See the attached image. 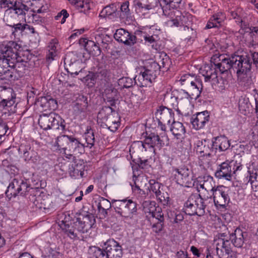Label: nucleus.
Returning a JSON list of instances; mask_svg holds the SVG:
<instances>
[{
  "mask_svg": "<svg viewBox=\"0 0 258 258\" xmlns=\"http://www.w3.org/2000/svg\"><path fill=\"white\" fill-rule=\"evenodd\" d=\"M18 44L14 41H9L0 44V60L3 64H6L13 70L17 76H23L28 68V58L21 52H17Z\"/></svg>",
  "mask_w": 258,
  "mask_h": 258,
  "instance_id": "f257e3e1",
  "label": "nucleus"
},
{
  "mask_svg": "<svg viewBox=\"0 0 258 258\" xmlns=\"http://www.w3.org/2000/svg\"><path fill=\"white\" fill-rule=\"evenodd\" d=\"M248 59L246 56L234 54L231 57H226L221 54L219 57L220 62L215 65L222 74L232 69L236 71L238 77H240L250 71Z\"/></svg>",
  "mask_w": 258,
  "mask_h": 258,
  "instance_id": "f03ea898",
  "label": "nucleus"
},
{
  "mask_svg": "<svg viewBox=\"0 0 258 258\" xmlns=\"http://www.w3.org/2000/svg\"><path fill=\"white\" fill-rule=\"evenodd\" d=\"M60 226L62 231L70 238L74 240L79 239V233H87L95 223V219L91 214H87L82 218H77L75 222L61 221Z\"/></svg>",
  "mask_w": 258,
  "mask_h": 258,
  "instance_id": "7ed1b4c3",
  "label": "nucleus"
},
{
  "mask_svg": "<svg viewBox=\"0 0 258 258\" xmlns=\"http://www.w3.org/2000/svg\"><path fill=\"white\" fill-rule=\"evenodd\" d=\"M55 144L59 152L69 159L72 158L73 154H82L85 152V145L71 136L63 135L58 137Z\"/></svg>",
  "mask_w": 258,
  "mask_h": 258,
  "instance_id": "20e7f679",
  "label": "nucleus"
},
{
  "mask_svg": "<svg viewBox=\"0 0 258 258\" xmlns=\"http://www.w3.org/2000/svg\"><path fill=\"white\" fill-rule=\"evenodd\" d=\"M212 200L211 197L203 199L199 195H191L184 204V212L189 215H196L201 216L205 214V209L208 204V201H209V203H210Z\"/></svg>",
  "mask_w": 258,
  "mask_h": 258,
  "instance_id": "39448f33",
  "label": "nucleus"
},
{
  "mask_svg": "<svg viewBox=\"0 0 258 258\" xmlns=\"http://www.w3.org/2000/svg\"><path fill=\"white\" fill-rule=\"evenodd\" d=\"M160 67L156 62H152L150 68L145 69L144 72H141L135 77V84L140 87H151Z\"/></svg>",
  "mask_w": 258,
  "mask_h": 258,
  "instance_id": "423d86ee",
  "label": "nucleus"
},
{
  "mask_svg": "<svg viewBox=\"0 0 258 258\" xmlns=\"http://www.w3.org/2000/svg\"><path fill=\"white\" fill-rule=\"evenodd\" d=\"M38 123L44 130L49 129L63 131L65 129L64 121L54 113L42 114L40 115Z\"/></svg>",
  "mask_w": 258,
  "mask_h": 258,
  "instance_id": "0eeeda50",
  "label": "nucleus"
},
{
  "mask_svg": "<svg viewBox=\"0 0 258 258\" xmlns=\"http://www.w3.org/2000/svg\"><path fill=\"white\" fill-rule=\"evenodd\" d=\"M230 236L227 232L219 233L216 235L214 245L216 247L217 255L219 258H228L232 252Z\"/></svg>",
  "mask_w": 258,
  "mask_h": 258,
  "instance_id": "6e6552de",
  "label": "nucleus"
},
{
  "mask_svg": "<svg viewBox=\"0 0 258 258\" xmlns=\"http://www.w3.org/2000/svg\"><path fill=\"white\" fill-rule=\"evenodd\" d=\"M98 119L102 120L111 132H115L119 125V117L117 113L109 106L104 107L99 112Z\"/></svg>",
  "mask_w": 258,
  "mask_h": 258,
  "instance_id": "1a4fd4ad",
  "label": "nucleus"
},
{
  "mask_svg": "<svg viewBox=\"0 0 258 258\" xmlns=\"http://www.w3.org/2000/svg\"><path fill=\"white\" fill-rule=\"evenodd\" d=\"M115 211L125 218H132L137 212V204L132 200H114L112 204Z\"/></svg>",
  "mask_w": 258,
  "mask_h": 258,
  "instance_id": "9d476101",
  "label": "nucleus"
},
{
  "mask_svg": "<svg viewBox=\"0 0 258 258\" xmlns=\"http://www.w3.org/2000/svg\"><path fill=\"white\" fill-rule=\"evenodd\" d=\"M172 174L177 184L188 187L194 185L193 176L188 168L182 167L175 168L173 169Z\"/></svg>",
  "mask_w": 258,
  "mask_h": 258,
  "instance_id": "9b49d317",
  "label": "nucleus"
},
{
  "mask_svg": "<svg viewBox=\"0 0 258 258\" xmlns=\"http://www.w3.org/2000/svg\"><path fill=\"white\" fill-rule=\"evenodd\" d=\"M142 206L146 217L151 224L155 221L164 222V214L160 207H155L154 202L144 201Z\"/></svg>",
  "mask_w": 258,
  "mask_h": 258,
  "instance_id": "f8f14e48",
  "label": "nucleus"
},
{
  "mask_svg": "<svg viewBox=\"0 0 258 258\" xmlns=\"http://www.w3.org/2000/svg\"><path fill=\"white\" fill-rule=\"evenodd\" d=\"M163 136L161 138L155 133L150 134L145 139L144 142L137 141L135 143L139 148L144 149L147 151L148 147L154 149V151L157 149L160 150L165 143L163 141Z\"/></svg>",
  "mask_w": 258,
  "mask_h": 258,
  "instance_id": "ddd939ff",
  "label": "nucleus"
},
{
  "mask_svg": "<svg viewBox=\"0 0 258 258\" xmlns=\"http://www.w3.org/2000/svg\"><path fill=\"white\" fill-rule=\"evenodd\" d=\"M169 19L167 20L165 24L168 27H179L182 25H189L190 19L191 18L190 15L185 13L182 14L180 11H174V13L171 14L169 16L166 17Z\"/></svg>",
  "mask_w": 258,
  "mask_h": 258,
  "instance_id": "4468645a",
  "label": "nucleus"
},
{
  "mask_svg": "<svg viewBox=\"0 0 258 258\" xmlns=\"http://www.w3.org/2000/svg\"><path fill=\"white\" fill-rule=\"evenodd\" d=\"M28 184L22 179L14 178L9 184L6 194L10 199L17 195H25L28 191Z\"/></svg>",
  "mask_w": 258,
  "mask_h": 258,
  "instance_id": "2eb2a0df",
  "label": "nucleus"
},
{
  "mask_svg": "<svg viewBox=\"0 0 258 258\" xmlns=\"http://www.w3.org/2000/svg\"><path fill=\"white\" fill-rule=\"evenodd\" d=\"M229 188L223 185L218 186L213 193V201L217 207L224 208L230 201Z\"/></svg>",
  "mask_w": 258,
  "mask_h": 258,
  "instance_id": "dca6fc26",
  "label": "nucleus"
},
{
  "mask_svg": "<svg viewBox=\"0 0 258 258\" xmlns=\"http://www.w3.org/2000/svg\"><path fill=\"white\" fill-rule=\"evenodd\" d=\"M104 247L108 258H122V248L120 244L113 239H109L104 243Z\"/></svg>",
  "mask_w": 258,
  "mask_h": 258,
  "instance_id": "f3484780",
  "label": "nucleus"
},
{
  "mask_svg": "<svg viewBox=\"0 0 258 258\" xmlns=\"http://www.w3.org/2000/svg\"><path fill=\"white\" fill-rule=\"evenodd\" d=\"M149 184L148 189L150 191L154 193L157 199L164 205H167L170 198L167 193L162 192L161 190L162 184L153 179L149 181Z\"/></svg>",
  "mask_w": 258,
  "mask_h": 258,
  "instance_id": "a211bd4d",
  "label": "nucleus"
},
{
  "mask_svg": "<svg viewBox=\"0 0 258 258\" xmlns=\"http://www.w3.org/2000/svg\"><path fill=\"white\" fill-rule=\"evenodd\" d=\"M114 37L117 41L126 45H132L136 43V36L122 28L116 31Z\"/></svg>",
  "mask_w": 258,
  "mask_h": 258,
  "instance_id": "6ab92c4d",
  "label": "nucleus"
},
{
  "mask_svg": "<svg viewBox=\"0 0 258 258\" xmlns=\"http://www.w3.org/2000/svg\"><path fill=\"white\" fill-rule=\"evenodd\" d=\"M215 176L219 179H225L230 180L232 176L230 161L227 160L219 165L215 173Z\"/></svg>",
  "mask_w": 258,
  "mask_h": 258,
  "instance_id": "aec40b11",
  "label": "nucleus"
},
{
  "mask_svg": "<svg viewBox=\"0 0 258 258\" xmlns=\"http://www.w3.org/2000/svg\"><path fill=\"white\" fill-rule=\"evenodd\" d=\"M210 116L207 111L199 112L196 115H194L191 120V123L196 130L203 128L206 124L209 121Z\"/></svg>",
  "mask_w": 258,
  "mask_h": 258,
  "instance_id": "412c9836",
  "label": "nucleus"
},
{
  "mask_svg": "<svg viewBox=\"0 0 258 258\" xmlns=\"http://www.w3.org/2000/svg\"><path fill=\"white\" fill-rule=\"evenodd\" d=\"M230 236V241L233 245L237 247H241L243 245L245 238L247 236L246 232L242 231L241 229L237 228L232 233L227 232Z\"/></svg>",
  "mask_w": 258,
  "mask_h": 258,
  "instance_id": "4be33fe9",
  "label": "nucleus"
},
{
  "mask_svg": "<svg viewBox=\"0 0 258 258\" xmlns=\"http://www.w3.org/2000/svg\"><path fill=\"white\" fill-rule=\"evenodd\" d=\"M19 152L23 154V157L25 161L32 160L33 162H36L39 158L37 153L30 144H21L19 148Z\"/></svg>",
  "mask_w": 258,
  "mask_h": 258,
  "instance_id": "5701e85b",
  "label": "nucleus"
},
{
  "mask_svg": "<svg viewBox=\"0 0 258 258\" xmlns=\"http://www.w3.org/2000/svg\"><path fill=\"white\" fill-rule=\"evenodd\" d=\"M203 89L202 82L201 80L197 78L189 87H188L187 91H183L185 97L188 98H198Z\"/></svg>",
  "mask_w": 258,
  "mask_h": 258,
  "instance_id": "b1692460",
  "label": "nucleus"
},
{
  "mask_svg": "<svg viewBox=\"0 0 258 258\" xmlns=\"http://www.w3.org/2000/svg\"><path fill=\"white\" fill-rule=\"evenodd\" d=\"M248 175L244 179V181L250 182L251 188L254 192L258 191V169L252 165L248 167Z\"/></svg>",
  "mask_w": 258,
  "mask_h": 258,
  "instance_id": "393cba45",
  "label": "nucleus"
},
{
  "mask_svg": "<svg viewBox=\"0 0 258 258\" xmlns=\"http://www.w3.org/2000/svg\"><path fill=\"white\" fill-rule=\"evenodd\" d=\"M64 63H68L69 67L66 68V70L71 76L78 75L79 73H82L83 71V64L80 60H75L74 62H71L70 60V54L66 55L64 58Z\"/></svg>",
  "mask_w": 258,
  "mask_h": 258,
  "instance_id": "a878e982",
  "label": "nucleus"
},
{
  "mask_svg": "<svg viewBox=\"0 0 258 258\" xmlns=\"http://www.w3.org/2000/svg\"><path fill=\"white\" fill-rule=\"evenodd\" d=\"M158 0H135L134 5L137 13L143 10H150L157 7Z\"/></svg>",
  "mask_w": 258,
  "mask_h": 258,
  "instance_id": "bb28decb",
  "label": "nucleus"
},
{
  "mask_svg": "<svg viewBox=\"0 0 258 258\" xmlns=\"http://www.w3.org/2000/svg\"><path fill=\"white\" fill-rule=\"evenodd\" d=\"M156 117L158 121L169 123L173 119L174 113L171 109L164 106H160L156 112Z\"/></svg>",
  "mask_w": 258,
  "mask_h": 258,
  "instance_id": "cd10ccee",
  "label": "nucleus"
},
{
  "mask_svg": "<svg viewBox=\"0 0 258 258\" xmlns=\"http://www.w3.org/2000/svg\"><path fill=\"white\" fill-rule=\"evenodd\" d=\"M210 145L211 144L206 140H198L197 141L195 146V150L197 154H199L200 157L210 156L211 152L213 151L212 148L210 149Z\"/></svg>",
  "mask_w": 258,
  "mask_h": 258,
  "instance_id": "c85d7f7f",
  "label": "nucleus"
},
{
  "mask_svg": "<svg viewBox=\"0 0 258 258\" xmlns=\"http://www.w3.org/2000/svg\"><path fill=\"white\" fill-rule=\"evenodd\" d=\"M212 150H217L219 151H225L230 147V141L227 137L224 136L217 137L212 142Z\"/></svg>",
  "mask_w": 258,
  "mask_h": 258,
  "instance_id": "c756f323",
  "label": "nucleus"
},
{
  "mask_svg": "<svg viewBox=\"0 0 258 258\" xmlns=\"http://www.w3.org/2000/svg\"><path fill=\"white\" fill-rule=\"evenodd\" d=\"M182 0H164L165 5L162 7L163 14L165 17L174 13V11H178Z\"/></svg>",
  "mask_w": 258,
  "mask_h": 258,
  "instance_id": "7c9ffc66",
  "label": "nucleus"
},
{
  "mask_svg": "<svg viewBox=\"0 0 258 258\" xmlns=\"http://www.w3.org/2000/svg\"><path fill=\"white\" fill-rule=\"evenodd\" d=\"M85 166L80 161H75L69 165V173L73 178H79L82 177L84 174Z\"/></svg>",
  "mask_w": 258,
  "mask_h": 258,
  "instance_id": "2f4dec72",
  "label": "nucleus"
},
{
  "mask_svg": "<svg viewBox=\"0 0 258 258\" xmlns=\"http://www.w3.org/2000/svg\"><path fill=\"white\" fill-rule=\"evenodd\" d=\"M226 16L224 13L219 12L214 14L208 21L205 29L218 27L226 19Z\"/></svg>",
  "mask_w": 258,
  "mask_h": 258,
  "instance_id": "473e14b6",
  "label": "nucleus"
},
{
  "mask_svg": "<svg viewBox=\"0 0 258 258\" xmlns=\"http://www.w3.org/2000/svg\"><path fill=\"white\" fill-rule=\"evenodd\" d=\"M202 73L205 77V81H211L214 84L219 83V81L216 68H213L210 66H206L204 67Z\"/></svg>",
  "mask_w": 258,
  "mask_h": 258,
  "instance_id": "72a5a7b5",
  "label": "nucleus"
},
{
  "mask_svg": "<svg viewBox=\"0 0 258 258\" xmlns=\"http://www.w3.org/2000/svg\"><path fill=\"white\" fill-rule=\"evenodd\" d=\"M48 52L46 54V59L51 62L57 56L59 49V45L56 39H53L49 43L47 47Z\"/></svg>",
  "mask_w": 258,
  "mask_h": 258,
  "instance_id": "f704fd0d",
  "label": "nucleus"
},
{
  "mask_svg": "<svg viewBox=\"0 0 258 258\" xmlns=\"http://www.w3.org/2000/svg\"><path fill=\"white\" fill-rule=\"evenodd\" d=\"M170 131L177 139H179L185 133V128L181 122L173 121L170 126Z\"/></svg>",
  "mask_w": 258,
  "mask_h": 258,
  "instance_id": "c9c22d12",
  "label": "nucleus"
},
{
  "mask_svg": "<svg viewBox=\"0 0 258 258\" xmlns=\"http://www.w3.org/2000/svg\"><path fill=\"white\" fill-rule=\"evenodd\" d=\"M117 8L113 4L105 7L101 11L99 17L102 18H109L112 19L116 16Z\"/></svg>",
  "mask_w": 258,
  "mask_h": 258,
  "instance_id": "e433bc0d",
  "label": "nucleus"
},
{
  "mask_svg": "<svg viewBox=\"0 0 258 258\" xmlns=\"http://www.w3.org/2000/svg\"><path fill=\"white\" fill-rule=\"evenodd\" d=\"M12 9L20 19H24L29 8L27 5L18 2L17 4Z\"/></svg>",
  "mask_w": 258,
  "mask_h": 258,
  "instance_id": "4c0bfd02",
  "label": "nucleus"
},
{
  "mask_svg": "<svg viewBox=\"0 0 258 258\" xmlns=\"http://www.w3.org/2000/svg\"><path fill=\"white\" fill-rule=\"evenodd\" d=\"M130 3L128 1L123 2L120 7L118 12L119 17L121 20H127L131 17V12L129 8Z\"/></svg>",
  "mask_w": 258,
  "mask_h": 258,
  "instance_id": "58836bf2",
  "label": "nucleus"
},
{
  "mask_svg": "<svg viewBox=\"0 0 258 258\" xmlns=\"http://www.w3.org/2000/svg\"><path fill=\"white\" fill-rule=\"evenodd\" d=\"M20 19L12 9H9L6 11L4 16V20L8 26H12V24H14L15 22H17Z\"/></svg>",
  "mask_w": 258,
  "mask_h": 258,
  "instance_id": "ea45409f",
  "label": "nucleus"
},
{
  "mask_svg": "<svg viewBox=\"0 0 258 258\" xmlns=\"http://www.w3.org/2000/svg\"><path fill=\"white\" fill-rule=\"evenodd\" d=\"M85 48L89 53L93 56H98L101 53L99 46L94 41H88L85 45Z\"/></svg>",
  "mask_w": 258,
  "mask_h": 258,
  "instance_id": "a19ab883",
  "label": "nucleus"
},
{
  "mask_svg": "<svg viewBox=\"0 0 258 258\" xmlns=\"http://www.w3.org/2000/svg\"><path fill=\"white\" fill-rule=\"evenodd\" d=\"M200 187L207 191H212L213 193L216 188L213 178L210 176L205 177L203 183L200 184Z\"/></svg>",
  "mask_w": 258,
  "mask_h": 258,
  "instance_id": "79ce46f5",
  "label": "nucleus"
},
{
  "mask_svg": "<svg viewBox=\"0 0 258 258\" xmlns=\"http://www.w3.org/2000/svg\"><path fill=\"white\" fill-rule=\"evenodd\" d=\"M16 95L11 88L2 87L0 89V102H4L7 99H11Z\"/></svg>",
  "mask_w": 258,
  "mask_h": 258,
  "instance_id": "37998d69",
  "label": "nucleus"
},
{
  "mask_svg": "<svg viewBox=\"0 0 258 258\" xmlns=\"http://www.w3.org/2000/svg\"><path fill=\"white\" fill-rule=\"evenodd\" d=\"M197 79L194 76H191L189 74H185L182 76L179 80L180 83L182 85L185 86L186 89L189 87L192 83L196 81Z\"/></svg>",
  "mask_w": 258,
  "mask_h": 258,
  "instance_id": "c03bdc74",
  "label": "nucleus"
},
{
  "mask_svg": "<svg viewBox=\"0 0 258 258\" xmlns=\"http://www.w3.org/2000/svg\"><path fill=\"white\" fill-rule=\"evenodd\" d=\"M182 35L186 39L190 40L196 37V31L191 27L185 25L183 27Z\"/></svg>",
  "mask_w": 258,
  "mask_h": 258,
  "instance_id": "a18cd8bd",
  "label": "nucleus"
},
{
  "mask_svg": "<svg viewBox=\"0 0 258 258\" xmlns=\"http://www.w3.org/2000/svg\"><path fill=\"white\" fill-rule=\"evenodd\" d=\"M96 78L94 73L89 72V74L83 77L81 80L87 86L92 87L95 84Z\"/></svg>",
  "mask_w": 258,
  "mask_h": 258,
  "instance_id": "49530a36",
  "label": "nucleus"
},
{
  "mask_svg": "<svg viewBox=\"0 0 258 258\" xmlns=\"http://www.w3.org/2000/svg\"><path fill=\"white\" fill-rule=\"evenodd\" d=\"M108 92L106 94V97L104 98L105 100H106L109 103V105L110 106H114L115 104V98L117 95L116 90H108Z\"/></svg>",
  "mask_w": 258,
  "mask_h": 258,
  "instance_id": "de8ad7c7",
  "label": "nucleus"
},
{
  "mask_svg": "<svg viewBox=\"0 0 258 258\" xmlns=\"http://www.w3.org/2000/svg\"><path fill=\"white\" fill-rule=\"evenodd\" d=\"M79 99L83 101V102L80 103V105H76V106L80 112H85L88 106L87 98L83 95H79Z\"/></svg>",
  "mask_w": 258,
  "mask_h": 258,
  "instance_id": "09e8293b",
  "label": "nucleus"
},
{
  "mask_svg": "<svg viewBox=\"0 0 258 258\" xmlns=\"http://www.w3.org/2000/svg\"><path fill=\"white\" fill-rule=\"evenodd\" d=\"M249 103L248 98L241 96L238 101V106L240 111L245 114L247 109L249 108Z\"/></svg>",
  "mask_w": 258,
  "mask_h": 258,
  "instance_id": "8fccbe9b",
  "label": "nucleus"
},
{
  "mask_svg": "<svg viewBox=\"0 0 258 258\" xmlns=\"http://www.w3.org/2000/svg\"><path fill=\"white\" fill-rule=\"evenodd\" d=\"M85 140L87 143L85 147L91 148L94 146L95 143L94 135L92 131H88L85 134Z\"/></svg>",
  "mask_w": 258,
  "mask_h": 258,
  "instance_id": "3c124183",
  "label": "nucleus"
},
{
  "mask_svg": "<svg viewBox=\"0 0 258 258\" xmlns=\"http://www.w3.org/2000/svg\"><path fill=\"white\" fill-rule=\"evenodd\" d=\"M111 207V204L110 202L105 199H102L97 205L98 209L100 212L106 211Z\"/></svg>",
  "mask_w": 258,
  "mask_h": 258,
  "instance_id": "603ef678",
  "label": "nucleus"
},
{
  "mask_svg": "<svg viewBox=\"0 0 258 258\" xmlns=\"http://www.w3.org/2000/svg\"><path fill=\"white\" fill-rule=\"evenodd\" d=\"M78 9H81V11L86 13L91 9V4L88 1L81 0L79 1V3L76 6Z\"/></svg>",
  "mask_w": 258,
  "mask_h": 258,
  "instance_id": "864d4df0",
  "label": "nucleus"
},
{
  "mask_svg": "<svg viewBox=\"0 0 258 258\" xmlns=\"http://www.w3.org/2000/svg\"><path fill=\"white\" fill-rule=\"evenodd\" d=\"M242 56H246L249 59V64L250 65V70L251 69V61L252 59L253 61V64L255 66L256 68H258V52H251L250 54L242 55Z\"/></svg>",
  "mask_w": 258,
  "mask_h": 258,
  "instance_id": "5fc2aeb1",
  "label": "nucleus"
},
{
  "mask_svg": "<svg viewBox=\"0 0 258 258\" xmlns=\"http://www.w3.org/2000/svg\"><path fill=\"white\" fill-rule=\"evenodd\" d=\"M242 56H246L249 59V64L250 65V70L251 69V61L252 59L253 61V64L255 66L256 68H258V52H251L250 54L242 55Z\"/></svg>",
  "mask_w": 258,
  "mask_h": 258,
  "instance_id": "6e6d98bb",
  "label": "nucleus"
},
{
  "mask_svg": "<svg viewBox=\"0 0 258 258\" xmlns=\"http://www.w3.org/2000/svg\"><path fill=\"white\" fill-rule=\"evenodd\" d=\"M17 0H0L2 8L13 9L18 3Z\"/></svg>",
  "mask_w": 258,
  "mask_h": 258,
  "instance_id": "4d7b16f0",
  "label": "nucleus"
},
{
  "mask_svg": "<svg viewBox=\"0 0 258 258\" xmlns=\"http://www.w3.org/2000/svg\"><path fill=\"white\" fill-rule=\"evenodd\" d=\"M16 104V95L11 99H7L6 100H4V102H0V105L4 108H9L12 107L14 105V108L15 107Z\"/></svg>",
  "mask_w": 258,
  "mask_h": 258,
  "instance_id": "13d9d810",
  "label": "nucleus"
},
{
  "mask_svg": "<svg viewBox=\"0 0 258 258\" xmlns=\"http://www.w3.org/2000/svg\"><path fill=\"white\" fill-rule=\"evenodd\" d=\"M29 22H31L35 24H40L43 21V18L37 14H32L31 16L29 17Z\"/></svg>",
  "mask_w": 258,
  "mask_h": 258,
  "instance_id": "bf43d9fd",
  "label": "nucleus"
},
{
  "mask_svg": "<svg viewBox=\"0 0 258 258\" xmlns=\"http://www.w3.org/2000/svg\"><path fill=\"white\" fill-rule=\"evenodd\" d=\"M119 83L122 84L124 88H128L133 85L134 83H135V81H133L130 78L124 77L119 79Z\"/></svg>",
  "mask_w": 258,
  "mask_h": 258,
  "instance_id": "052dcab7",
  "label": "nucleus"
},
{
  "mask_svg": "<svg viewBox=\"0 0 258 258\" xmlns=\"http://www.w3.org/2000/svg\"><path fill=\"white\" fill-rule=\"evenodd\" d=\"M231 168H232V174L235 173L237 171L241 170L242 168V165L240 162L237 161H230Z\"/></svg>",
  "mask_w": 258,
  "mask_h": 258,
  "instance_id": "680f3d73",
  "label": "nucleus"
},
{
  "mask_svg": "<svg viewBox=\"0 0 258 258\" xmlns=\"http://www.w3.org/2000/svg\"><path fill=\"white\" fill-rule=\"evenodd\" d=\"M108 71L106 69H99L94 74L96 78H98L99 80H103L106 77Z\"/></svg>",
  "mask_w": 258,
  "mask_h": 258,
  "instance_id": "e2e57ef3",
  "label": "nucleus"
},
{
  "mask_svg": "<svg viewBox=\"0 0 258 258\" xmlns=\"http://www.w3.org/2000/svg\"><path fill=\"white\" fill-rule=\"evenodd\" d=\"M150 224L152 226V228L153 231L157 233L162 230L163 225V222L155 221L154 222H152V224L150 223Z\"/></svg>",
  "mask_w": 258,
  "mask_h": 258,
  "instance_id": "0e129e2a",
  "label": "nucleus"
},
{
  "mask_svg": "<svg viewBox=\"0 0 258 258\" xmlns=\"http://www.w3.org/2000/svg\"><path fill=\"white\" fill-rule=\"evenodd\" d=\"M144 38L146 42H148L150 44L156 42L159 39V36L155 34H153L152 35H145L144 36Z\"/></svg>",
  "mask_w": 258,
  "mask_h": 258,
  "instance_id": "69168bd1",
  "label": "nucleus"
},
{
  "mask_svg": "<svg viewBox=\"0 0 258 258\" xmlns=\"http://www.w3.org/2000/svg\"><path fill=\"white\" fill-rule=\"evenodd\" d=\"M132 189L136 194L139 195L141 198H145L146 197L145 191L141 189L138 185H136L135 187H132Z\"/></svg>",
  "mask_w": 258,
  "mask_h": 258,
  "instance_id": "338daca9",
  "label": "nucleus"
},
{
  "mask_svg": "<svg viewBox=\"0 0 258 258\" xmlns=\"http://www.w3.org/2000/svg\"><path fill=\"white\" fill-rule=\"evenodd\" d=\"M8 129L7 124L1 119H0V135H5Z\"/></svg>",
  "mask_w": 258,
  "mask_h": 258,
  "instance_id": "774afa93",
  "label": "nucleus"
}]
</instances>
